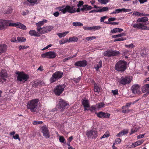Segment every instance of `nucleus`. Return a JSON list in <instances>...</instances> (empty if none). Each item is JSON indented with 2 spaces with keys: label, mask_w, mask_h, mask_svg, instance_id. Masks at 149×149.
Masks as SVG:
<instances>
[{
  "label": "nucleus",
  "mask_w": 149,
  "mask_h": 149,
  "mask_svg": "<svg viewBox=\"0 0 149 149\" xmlns=\"http://www.w3.org/2000/svg\"><path fill=\"white\" fill-rule=\"evenodd\" d=\"M39 100L37 99L32 100L29 101L27 104L28 109H30L31 112H35L37 109V105Z\"/></svg>",
  "instance_id": "f257e3e1"
},
{
  "label": "nucleus",
  "mask_w": 149,
  "mask_h": 149,
  "mask_svg": "<svg viewBox=\"0 0 149 149\" xmlns=\"http://www.w3.org/2000/svg\"><path fill=\"white\" fill-rule=\"evenodd\" d=\"M127 62L124 61L120 60L118 61L116 64V70L121 72L124 71L126 68Z\"/></svg>",
  "instance_id": "f03ea898"
},
{
  "label": "nucleus",
  "mask_w": 149,
  "mask_h": 149,
  "mask_svg": "<svg viewBox=\"0 0 149 149\" xmlns=\"http://www.w3.org/2000/svg\"><path fill=\"white\" fill-rule=\"evenodd\" d=\"M17 74H18L17 77V80L22 83H24L25 81H27L29 78V75L23 72H21L19 73L18 72Z\"/></svg>",
  "instance_id": "7ed1b4c3"
},
{
  "label": "nucleus",
  "mask_w": 149,
  "mask_h": 149,
  "mask_svg": "<svg viewBox=\"0 0 149 149\" xmlns=\"http://www.w3.org/2000/svg\"><path fill=\"white\" fill-rule=\"evenodd\" d=\"M132 79V77L129 76H123L118 81L119 83L123 85H125L130 83Z\"/></svg>",
  "instance_id": "20e7f679"
},
{
  "label": "nucleus",
  "mask_w": 149,
  "mask_h": 149,
  "mask_svg": "<svg viewBox=\"0 0 149 149\" xmlns=\"http://www.w3.org/2000/svg\"><path fill=\"white\" fill-rule=\"evenodd\" d=\"M63 73L61 71H56L54 73L50 79L51 83H53L62 77Z\"/></svg>",
  "instance_id": "39448f33"
},
{
  "label": "nucleus",
  "mask_w": 149,
  "mask_h": 149,
  "mask_svg": "<svg viewBox=\"0 0 149 149\" xmlns=\"http://www.w3.org/2000/svg\"><path fill=\"white\" fill-rule=\"evenodd\" d=\"M86 134L88 138L92 139L96 138L98 136L97 132L93 129L87 131Z\"/></svg>",
  "instance_id": "423d86ee"
},
{
  "label": "nucleus",
  "mask_w": 149,
  "mask_h": 149,
  "mask_svg": "<svg viewBox=\"0 0 149 149\" xmlns=\"http://www.w3.org/2000/svg\"><path fill=\"white\" fill-rule=\"evenodd\" d=\"M65 87V86L64 84L57 86L55 88L54 91L56 95L58 96L60 95L63 91Z\"/></svg>",
  "instance_id": "0eeeda50"
},
{
  "label": "nucleus",
  "mask_w": 149,
  "mask_h": 149,
  "mask_svg": "<svg viewBox=\"0 0 149 149\" xmlns=\"http://www.w3.org/2000/svg\"><path fill=\"white\" fill-rule=\"evenodd\" d=\"M141 86L138 84L133 85L131 87V89L132 93L134 94L140 95L141 94L140 91Z\"/></svg>",
  "instance_id": "6e6552de"
},
{
  "label": "nucleus",
  "mask_w": 149,
  "mask_h": 149,
  "mask_svg": "<svg viewBox=\"0 0 149 149\" xmlns=\"http://www.w3.org/2000/svg\"><path fill=\"white\" fill-rule=\"evenodd\" d=\"M75 6H67L65 7V9L63 10V13H65L66 12L70 13H73L76 12Z\"/></svg>",
  "instance_id": "1a4fd4ad"
},
{
  "label": "nucleus",
  "mask_w": 149,
  "mask_h": 149,
  "mask_svg": "<svg viewBox=\"0 0 149 149\" xmlns=\"http://www.w3.org/2000/svg\"><path fill=\"white\" fill-rule=\"evenodd\" d=\"M10 23L9 20L0 19V30L4 29L5 26H10V25H9Z\"/></svg>",
  "instance_id": "9d476101"
},
{
  "label": "nucleus",
  "mask_w": 149,
  "mask_h": 149,
  "mask_svg": "<svg viewBox=\"0 0 149 149\" xmlns=\"http://www.w3.org/2000/svg\"><path fill=\"white\" fill-rule=\"evenodd\" d=\"M132 25L134 28H135L143 30H149V27L145 26L141 23L134 24Z\"/></svg>",
  "instance_id": "9b49d317"
},
{
  "label": "nucleus",
  "mask_w": 149,
  "mask_h": 149,
  "mask_svg": "<svg viewBox=\"0 0 149 149\" xmlns=\"http://www.w3.org/2000/svg\"><path fill=\"white\" fill-rule=\"evenodd\" d=\"M9 25L11 26L16 27L22 30H26V26L20 22H17L16 23H10Z\"/></svg>",
  "instance_id": "f8f14e48"
},
{
  "label": "nucleus",
  "mask_w": 149,
  "mask_h": 149,
  "mask_svg": "<svg viewBox=\"0 0 149 149\" xmlns=\"http://www.w3.org/2000/svg\"><path fill=\"white\" fill-rule=\"evenodd\" d=\"M141 91L143 93H146L143 95V97H146L149 94V84H146L143 85L141 88Z\"/></svg>",
  "instance_id": "ddd939ff"
},
{
  "label": "nucleus",
  "mask_w": 149,
  "mask_h": 149,
  "mask_svg": "<svg viewBox=\"0 0 149 149\" xmlns=\"http://www.w3.org/2000/svg\"><path fill=\"white\" fill-rule=\"evenodd\" d=\"M8 77L6 71L5 70H2L0 73V82H2L6 80V78Z\"/></svg>",
  "instance_id": "4468645a"
},
{
  "label": "nucleus",
  "mask_w": 149,
  "mask_h": 149,
  "mask_svg": "<svg viewBox=\"0 0 149 149\" xmlns=\"http://www.w3.org/2000/svg\"><path fill=\"white\" fill-rule=\"evenodd\" d=\"M42 132L43 135L46 138H49L50 136L49 131L48 128L45 125L44 126L41 128Z\"/></svg>",
  "instance_id": "2eb2a0df"
},
{
  "label": "nucleus",
  "mask_w": 149,
  "mask_h": 149,
  "mask_svg": "<svg viewBox=\"0 0 149 149\" xmlns=\"http://www.w3.org/2000/svg\"><path fill=\"white\" fill-rule=\"evenodd\" d=\"M53 28V27L51 26L43 27L40 32H39V33L42 34L44 33H47L52 30Z\"/></svg>",
  "instance_id": "dca6fc26"
},
{
  "label": "nucleus",
  "mask_w": 149,
  "mask_h": 149,
  "mask_svg": "<svg viewBox=\"0 0 149 149\" xmlns=\"http://www.w3.org/2000/svg\"><path fill=\"white\" fill-rule=\"evenodd\" d=\"M87 64V62L85 60L80 61L76 62L74 65L76 66L84 67Z\"/></svg>",
  "instance_id": "f3484780"
},
{
  "label": "nucleus",
  "mask_w": 149,
  "mask_h": 149,
  "mask_svg": "<svg viewBox=\"0 0 149 149\" xmlns=\"http://www.w3.org/2000/svg\"><path fill=\"white\" fill-rule=\"evenodd\" d=\"M68 105V104L62 99H61L59 100L58 107L60 109H64Z\"/></svg>",
  "instance_id": "a211bd4d"
},
{
  "label": "nucleus",
  "mask_w": 149,
  "mask_h": 149,
  "mask_svg": "<svg viewBox=\"0 0 149 149\" xmlns=\"http://www.w3.org/2000/svg\"><path fill=\"white\" fill-rule=\"evenodd\" d=\"M46 23L47 22V20L43 19V21H41L38 22V23H36V25L37 26V30L38 32H40L42 28H41V26L43 25L44 23V22Z\"/></svg>",
  "instance_id": "6ab92c4d"
},
{
  "label": "nucleus",
  "mask_w": 149,
  "mask_h": 149,
  "mask_svg": "<svg viewBox=\"0 0 149 149\" xmlns=\"http://www.w3.org/2000/svg\"><path fill=\"white\" fill-rule=\"evenodd\" d=\"M7 46L5 44H0V55L6 52L7 49Z\"/></svg>",
  "instance_id": "aec40b11"
},
{
  "label": "nucleus",
  "mask_w": 149,
  "mask_h": 149,
  "mask_svg": "<svg viewBox=\"0 0 149 149\" xmlns=\"http://www.w3.org/2000/svg\"><path fill=\"white\" fill-rule=\"evenodd\" d=\"M82 103L84 107V110H86V108H89L90 107L89 101L88 100H82Z\"/></svg>",
  "instance_id": "412c9836"
},
{
  "label": "nucleus",
  "mask_w": 149,
  "mask_h": 149,
  "mask_svg": "<svg viewBox=\"0 0 149 149\" xmlns=\"http://www.w3.org/2000/svg\"><path fill=\"white\" fill-rule=\"evenodd\" d=\"M48 58L50 59H53L55 58L56 56V54L54 52H48Z\"/></svg>",
  "instance_id": "4be33fe9"
},
{
  "label": "nucleus",
  "mask_w": 149,
  "mask_h": 149,
  "mask_svg": "<svg viewBox=\"0 0 149 149\" xmlns=\"http://www.w3.org/2000/svg\"><path fill=\"white\" fill-rule=\"evenodd\" d=\"M148 19L147 17H144L138 18L137 20V22H145L148 21Z\"/></svg>",
  "instance_id": "5701e85b"
},
{
  "label": "nucleus",
  "mask_w": 149,
  "mask_h": 149,
  "mask_svg": "<svg viewBox=\"0 0 149 149\" xmlns=\"http://www.w3.org/2000/svg\"><path fill=\"white\" fill-rule=\"evenodd\" d=\"M128 133V131L127 130H124L118 134L116 135V136L120 137L124 135L125 134H127Z\"/></svg>",
  "instance_id": "b1692460"
},
{
  "label": "nucleus",
  "mask_w": 149,
  "mask_h": 149,
  "mask_svg": "<svg viewBox=\"0 0 149 149\" xmlns=\"http://www.w3.org/2000/svg\"><path fill=\"white\" fill-rule=\"evenodd\" d=\"M29 34L32 36L38 37L39 35L36 31L34 30H31L29 32Z\"/></svg>",
  "instance_id": "393cba45"
},
{
  "label": "nucleus",
  "mask_w": 149,
  "mask_h": 149,
  "mask_svg": "<svg viewBox=\"0 0 149 149\" xmlns=\"http://www.w3.org/2000/svg\"><path fill=\"white\" fill-rule=\"evenodd\" d=\"M103 55L106 56H111V49L104 52L103 53Z\"/></svg>",
  "instance_id": "a878e982"
},
{
  "label": "nucleus",
  "mask_w": 149,
  "mask_h": 149,
  "mask_svg": "<svg viewBox=\"0 0 149 149\" xmlns=\"http://www.w3.org/2000/svg\"><path fill=\"white\" fill-rule=\"evenodd\" d=\"M111 56H117L120 54V52L116 50H111Z\"/></svg>",
  "instance_id": "bb28decb"
},
{
  "label": "nucleus",
  "mask_w": 149,
  "mask_h": 149,
  "mask_svg": "<svg viewBox=\"0 0 149 149\" xmlns=\"http://www.w3.org/2000/svg\"><path fill=\"white\" fill-rule=\"evenodd\" d=\"M69 33L68 31H66L62 33H57L56 35H58L60 38L64 37Z\"/></svg>",
  "instance_id": "cd10ccee"
},
{
  "label": "nucleus",
  "mask_w": 149,
  "mask_h": 149,
  "mask_svg": "<svg viewBox=\"0 0 149 149\" xmlns=\"http://www.w3.org/2000/svg\"><path fill=\"white\" fill-rule=\"evenodd\" d=\"M102 61L101 60L99 62L98 64H97L96 66L95 67V68L96 70H98L99 68L102 67Z\"/></svg>",
  "instance_id": "c85d7f7f"
},
{
  "label": "nucleus",
  "mask_w": 149,
  "mask_h": 149,
  "mask_svg": "<svg viewBox=\"0 0 149 149\" xmlns=\"http://www.w3.org/2000/svg\"><path fill=\"white\" fill-rule=\"evenodd\" d=\"M125 34L124 33H122L117 35L112 36V38H116L121 37L123 36H125Z\"/></svg>",
  "instance_id": "c756f323"
},
{
  "label": "nucleus",
  "mask_w": 149,
  "mask_h": 149,
  "mask_svg": "<svg viewBox=\"0 0 149 149\" xmlns=\"http://www.w3.org/2000/svg\"><path fill=\"white\" fill-rule=\"evenodd\" d=\"M69 42H77L78 40V38L77 37H71L69 39Z\"/></svg>",
  "instance_id": "7c9ffc66"
},
{
  "label": "nucleus",
  "mask_w": 149,
  "mask_h": 149,
  "mask_svg": "<svg viewBox=\"0 0 149 149\" xmlns=\"http://www.w3.org/2000/svg\"><path fill=\"white\" fill-rule=\"evenodd\" d=\"M100 91V88L97 85H95L94 87V91L95 92L99 93Z\"/></svg>",
  "instance_id": "2f4dec72"
},
{
  "label": "nucleus",
  "mask_w": 149,
  "mask_h": 149,
  "mask_svg": "<svg viewBox=\"0 0 149 149\" xmlns=\"http://www.w3.org/2000/svg\"><path fill=\"white\" fill-rule=\"evenodd\" d=\"M72 25L74 26H81L83 25V24L80 22H74L72 23Z\"/></svg>",
  "instance_id": "473e14b6"
},
{
  "label": "nucleus",
  "mask_w": 149,
  "mask_h": 149,
  "mask_svg": "<svg viewBox=\"0 0 149 149\" xmlns=\"http://www.w3.org/2000/svg\"><path fill=\"white\" fill-rule=\"evenodd\" d=\"M17 40L18 42H22L25 41L26 40V39L25 38L23 37H18L17 38Z\"/></svg>",
  "instance_id": "72a5a7b5"
},
{
  "label": "nucleus",
  "mask_w": 149,
  "mask_h": 149,
  "mask_svg": "<svg viewBox=\"0 0 149 149\" xmlns=\"http://www.w3.org/2000/svg\"><path fill=\"white\" fill-rule=\"evenodd\" d=\"M104 104L102 102L98 103L96 104V106L98 108H101L104 107Z\"/></svg>",
  "instance_id": "f704fd0d"
},
{
  "label": "nucleus",
  "mask_w": 149,
  "mask_h": 149,
  "mask_svg": "<svg viewBox=\"0 0 149 149\" xmlns=\"http://www.w3.org/2000/svg\"><path fill=\"white\" fill-rule=\"evenodd\" d=\"M90 3L91 4L94 6V8H101V7L98 6H96L95 5H94V4L95 3V0H92L90 1Z\"/></svg>",
  "instance_id": "c9c22d12"
},
{
  "label": "nucleus",
  "mask_w": 149,
  "mask_h": 149,
  "mask_svg": "<svg viewBox=\"0 0 149 149\" xmlns=\"http://www.w3.org/2000/svg\"><path fill=\"white\" fill-rule=\"evenodd\" d=\"M98 1L101 4H106L109 2L108 0H98Z\"/></svg>",
  "instance_id": "e433bc0d"
},
{
  "label": "nucleus",
  "mask_w": 149,
  "mask_h": 149,
  "mask_svg": "<svg viewBox=\"0 0 149 149\" xmlns=\"http://www.w3.org/2000/svg\"><path fill=\"white\" fill-rule=\"evenodd\" d=\"M121 142V140L120 139L118 138L115 139L113 143L114 144H118L120 143Z\"/></svg>",
  "instance_id": "4c0bfd02"
},
{
  "label": "nucleus",
  "mask_w": 149,
  "mask_h": 149,
  "mask_svg": "<svg viewBox=\"0 0 149 149\" xmlns=\"http://www.w3.org/2000/svg\"><path fill=\"white\" fill-rule=\"evenodd\" d=\"M69 41L68 39H66V40H65L64 39H62L61 40L59 41V43L60 44H63L64 43H65L66 42H69Z\"/></svg>",
  "instance_id": "58836bf2"
},
{
  "label": "nucleus",
  "mask_w": 149,
  "mask_h": 149,
  "mask_svg": "<svg viewBox=\"0 0 149 149\" xmlns=\"http://www.w3.org/2000/svg\"><path fill=\"white\" fill-rule=\"evenodd\" d=\"M101 12L107 11L109 10V8L107 7H104L102 8H100Z\"/></svg>",
  "instance_id": "ea45409f"
},
{
  "label": "nucleus",
  "mask_w": 149,
  "mask_h": 149,
  "mask_svg": "<svg viewBox=\"0 0 149 149\" xmlns=\"http://www.w3.org/2000/svg\"><path fill=\"white\" fill-rule=\"evenodd\" d=\"M137 101H138V100H136L133 103H132L131 102L127 103H126V105L125 106H123L122 107V108L123 109L124 108V107H130L132 104H134L135 102H136Z\"/></svg>",
  "instance_id": "a19ab883"
},
{
  "label": "nucleus",
  "mask_w": 149,
  "mask_h": 149,
  "mask_svg": "<svg viewBox=\"0 0 149 149\" xmlns=\"http://www.w3.org/2000/svg\"><path fill=\"white\" fill-rule=\"evenodd\" d=\"M103 114H104V112H100L97 114V116L98 117L101 118L104 117Z\"/></svg>",
  "instance_id": "79ce46f5"
},
{
  "label": "nucleus",
  "mask_w": 149,
  "mask_h": 149,
  "mask_svg": "<svg viewBox=\"0 0 149 149\" xmlns=\"http://www.w3.org/2000/svg\"><path fill=\"white\" fill-rule=\"evenodd\" d=\"M87 6H88L87 5H83L82 8H81V10L83 12L87 10Z\"/></svg>",
  "instance_id": "37998d69"
},
{
  "label": "nucleus",
  "mask_w": 149,
  "mask_h": 149,
  "mask_svg": "<svg viewBox=\"0 0 149 149\" xmlns=\"http://www.w3.org/2000/svg\"><path fill=\"white\" fill-rule=\"evenodd\" d=\"M92 30H98L101 28V27L100 26H95L92 27Z\"/></svg>",
  "instance_id": "c03bdc74"
},
{
  "label": "nucleus",
  "mask_w": 149,
  "mask_h": 149,
  "mask_svg": "<svg viewBox=\"0 0 149 149\" xmlns=\"http://www.w3.org/2000/svg\"><path fill=\"white\" fill-rule=\"evenodd\" d=\"M12 12V9L11 8H8L7 10L4 13V14H8L11 13Z\"/></svg>",
  "instance_id": "a18cd8bd"
},
{
  "label": "nucleus",
  "mask_w": 149,
  "mask_h": 149,
  "mask_svg": "<svg viewBox=\"0 0 149 149\" xmlns=\"http://www.w3.org/2000/svg\"><path fill=\"white\" fill-rule=\"evenodd\" d=\"M125 40L126 38H121L118 39H115L114 40V42H116L117 41H123Z\"/></svg>",
  "instance_id": "49530a36"
},
{
  "label": "nucleus",
  "mask_w": 149,
  "mask_h": 149,
  "mask_svg": "<svg viewBox=\"0 0 149 149\" xmlns=\"http://www.w3.org/2000/svg\"><path fill=\"white\" fill-rule=\"evenodd\" d=\"M118 28L113 29L111 31V32L112 33H114L118 32Z\"/></svg>",
  "instance_id": "de8ad7c7"
},
{
  "label": "nucleus",
  "mask_w": 149,
  "mask_h": 149,
  "mask_svg": "<svg viewBox=\"0 0 149 149\" xmlns=\"http://www.w3.org/2000/svg\"><path fill=\"white\" fill-rule=\"evenodd\" d=\"M84 4V2L82 1H79L78 4L77 5V6L79 7L80 8L81 6L83 5Z\"/></svg>",
  "instance_id": "09e8293b"
},
{
  "label": "nucleus",
  "mask_w": 149,
  "mask_h": 149,
  "mask_svg": "<svg viewBox=\"0 0 149 149\" xmlns=\"http://www.w3.org/2000/svg\"><path fill=\"white\" fill-rule=\"evenodd\" d=\"M96 38L95 36H91V37H87L86 38V39L87 40L89 41V40H92L93 39H95Z\"/></svg>",
  "instance_id": "8fccbe9b"
},
{
  "label": "nucleus",
  "mask_w": 149,
  "mask_h": 149,
  "mask_svg": "<svg viewBox=\"0 0 149 149\" xmlns=\"http://www.w3.org/2000/svg\"><path fill=\"white\" fill-rule=\"evenodd\" d=\"M29 47L28 46H27L26 47L25 46L20 45L19 47V50H20L22 49L27 48Z\"/></svg>",
  "instance_id": "3c124183"
},
{
  "label": "nucleus",
  "mask_w": 149,
  "mask_h": 149,
  "mask_svg": "<svg viewBox=\"0 0 149 149\" xmlns=\"http://www.w3.org/2000/svg\"><path fill=\"white\" fill-rule=\"evenodd\" d=\"M31 3H37V0H27Z\"/></svg>",
  "instance_id": "603ef678"
},
{
  "label": "nucleus",
  "mask_w": 149,
  "mask_h": 149,
  "mask_svg": "<svg viewBox=\"0 0 149 149\" xmlns=\"http://www.w3.org/2000/svg\"><path fill=\"white\" fill-rule=\"evenodd\" d=\"M136 143L137 145H138V146H139L142 143H143V140H140L136 141Z\"/></svg>",
  "instance_id": "864d4df0"
},
{
  "label": "nucleus",
  "mask_w": 149,
  "mask_h": 149,
  "mask_svg": "<svg viewBox=\"0 0 149 149\" xmlns=\"http://www.w3.org/2000/svg\"><path fill=\"white\" fill-rule=\"evenodd\" d=\"M110 136L109 134H104L103 136L101 137V139H102L108 137Z\"/></svg>",
  "instance_id": "5fc2aeb1"
},
{
  "label": "nucleus",
  "mask_w": 149,
  "mask_h": 149,
  "mask_svg": "<svg viewBox=\"0 0 149 149\" xmlns=\"http://www.w3.org/2000/svg\"><path fill=\"white\" fill-rule=\"evenodd\" d=\"M110 116V114H109L108 113H104V114H103L104 117L103 118H109Z\"/></svg>",
  "instance_id": "6e6d98bb"
},
{
  "label": "nucleus",
  "mask_w": 149,
  "mask_h": 149,
  "mask_svg": "<svg viewBox=\"0 0 149 149\" xmlns=\"http://www.w3.org/2000/svg\"><path fill=\"white\" fill-rule=\"evenodd\" d=\"M42 123V121H34L33 123L34 125H37L38 124H41Z\"/></svg>",
  "instance_id": "4d7b16f0"
},
{
  "label": "nucleus",
  "mask_w": 149,
  "mask_h": 149,
  "mask_svg": "<svg viewBox=\"0 0 149 149\" xmlns=\"http://www.w3.org/2000/svg\"><path fill=\"white\" fill-rule=\"evenodd\" d=\"M96 107L94 105L92 106L89 109V110L91 111H95L96 110Z\"/></svg>",
  "instance_id": "13d9d810"
},
{
  "label": "nucleus",
  "mask_w": 149,
  "mask_h": 149,
  "mask_svg": "<svg viewBox=\"0 0 149 149\" xmlns=\"http://www.w3.org/2000/svg\"><path fill=\"white\" fill-rule=\"evenodd\" d=\"M141 13L137 11H134L133 12L132 15H138V16H140Z\"/></svg>",
  "instance_id": "bf43d9fd"
},
{
  "label": "nucleus",
  "mask_w": 149,
  "mask_h": 149,
  "mask_svg": "<svg viewBox=\"0 0 149 149\" xmlns=\"http://www.w3.org/2000/svg\"><path fill=\"white\" fill-rule=\"evenodd\" d=\"M48 52L42 54H41V56L43 58L46 57L48 58Z\"/></svg>",
  "instance_id": "052dcab7"
},
{
  "label": "nucleus",
  "mask_w": 149,
  "mask_h": 149,
  "mask_svg": "<svg viewBox=\"0 0 149 149\" xmlns=\"http://www.w3.org/2000/svg\"><path fill=\"white\" fill-rule=\"evenodd\" d=\"M59 141L61 142L64 143L65 141V139L63 137V136H60Z\"/></svg>",
  "instance_id": "680f3d73"
},
{
  "label": "nucleus",
  "mask_w": 149,
  "mask_h": 149,
  "mask_svg": "<svg viewBox=\"0 0 149 149\" xmlns=\"http://www.w3.org/2000/svg\"><path fill=\"white\" fill-rule=\"evenodd\" d=\"M83 29L85 30H92V27H86V26H84L83 27Z\"/></svg>",
  "instance_id": "e2e57ef3"
},
{
  "label": "nucleus",
  "mask_w": 149,
  "mask_h": 149,
  "mask_svg": "<svg viewBox=\"0 0 149 149\" xmlns=\"http://www.w3.org/2000/svg\"><path fill=\"white\" fill-rule=\"evenodd\" d=\"M13 137L14 139H18L19 141L20 140V139L19 137V135L18 134H16L15 136H13Z\"/></svg>",
  "instance_id": "0e129e2a"
},
{
  "label": "nucleus",
  "mask_w": 149,
  "mask_h": 149,
  "mask_svg": "<svg viewBox=\"0 0 149 149\" xmlns=\"http://www.w3.org/2000/svg\"><path fill=\"white\" fill-rule=\"evenodd\" d=\"M111 92L112 93H113V95L118 94V90L117 89H116L114 90H112Z\"/></svg>",
  "instance_id": "69168bd1"
},
{
  "label": "nucleus",
  "mask_w": 149,
  "mask_h": 149,
  "mask_svg": "<svg viewBox=\"0 0 149 149\" xmlns=\"http://www.w3.org/2000/svg\"><path fill=\"white\" fill-rule=\"evenodd\" d=\"M81 79L80 77H78L77 79L74 78V81L76 83H78Z\"/></svg>",
  "instance_id": "338daca9"
},
{
  "label": "nucleus",
  "mask_w": 149,
  "mask_h": 149,
  "mask_svg": "<svg viewBox=\"0 0 149 149\" xmlns=\"http://www.w3.org/2000/svg\"><path fill=\"white\" fill-rule=\"evenodd\" d=\"M125 46L126 47L128 48H133L134 47V45L132 43L130 45H125Z\"/></svg>",
  "instance_id": "774afa93"
}]
</instances>
